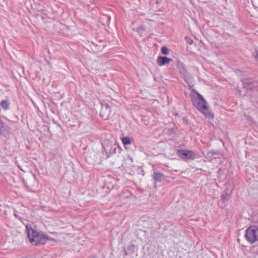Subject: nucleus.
Segmentation results:
<instances>
[{
  "mask_svg": "<svg viewBox=\"0 0 258 258\" xmlns=\"http://www.w3.org/2000/svg\"><path fill=\"white\" fill-rule=\"evenodd\" d=\"M171 132H173V128L171 129Z\"/></svg>",
  "mask_w": 258,
  "mask_h": 258,
  "instance_id": "nucleus-18",
  "label": "nucleus"
},
{
  "mask_svg": "<svg viewBox=\"0 0 258 258\" xmlns=\"http://www.w3.org/2000/svg\"><path fill=\"white\" fill-rule=\"evenodd\" d=\"M246 239L250 243L258 241V227L251 226L248 228L244 235Z\"/></svg>",
  "mask_w": 258,
  "mask_h": 258,
  "instance_id": "nucleus-3",
  "label": "nucleus"
},
{
  "mask_svg": "<svg viewBox=\"0 0 258 258\" xmlns=\"http://www.w3.org/2000/svg\"><path fill=\"white\" fill-rule=\"evenodd\" d=\"M188 43H189V44H190V45H191V44H192V43H193V41H192V40H189L188 41Z\"/></svg>",
  "mask_w": 258,
  "mask_h": 258,
  "instance_id": "nucleus-16",
  "label": "nucleus"
},
{
  "mask_svg": "<svg viewBox=\"0 0 258 258\" xmlns=\"http://www.w3.org/2000/svg\"><path fill=\"white\" fill-rule=\"evenodd\" d=\"M256 12L257 13V14H255V16L258 17V9H257V10H256Z\"/></svg>",
  "mask_w": 258,
  "mask_h": 258,
  "instance_id": "nucleus-17",
  "label": "nucleus"
},
{
  "mask_svg": "<svg viewBox=\"0 0 258 258\" xmlns=\"http://www.w3.org/2000/svg\"><path fill=\"white\" fill-rule=\"evenodd\" d=\"M193 105L205 115H210V113L204 98L198 93L194 91L190 95Z\"/></svg>",
  "mask_w": 258,
  "mask_h": 258,
  "instance_id": "nucleus-2",
  "label": "nucleus"
},
{
  "mask_svg": "<svg viewBox=\"0 0 258 258\" xmlns=\"http://www.w3.org/2000/svg\"><path fill=\"white\" fill-rule=\"evenodd\" d=\"M153 178L156 182H161L165 179L164 175L157 172H154Z\"/></svg>",
  "mask_w": 258,
  "mask_h": 258,
  "instance_id": "nucleus-10",
  "label": "nucleus"
},
{
  "mask_svg": "<svg viewBox=\"0 0 258 258\" xmlns=\"http://www.w3.org/2000/svg\"><path fill=\"white\" fill-rule=\"evenodd\" d=\"M178 154L179 156L182 159H191L194 158L195 154L191 151H186L183 150H179L178 151Z\"/></svg>",
  "mask_w": 258,
  "mask_h": 258,
  "instance_id": "nucleus-5",
  "label": "nucleus"
},
{
  "mask_svg": "<svg viewBox=\"0 0 258 258\" xmlns=\"http://www.w3.org/2000/svg\"><path fill=\"white\" fill-rule=\"evenodd\" d=\"M161 52L163 54L167 55L169 53V49L166 47H163L161 49Z\"/></svg>",
  "mask_w": 258,
  "mask_h": 258,
  "instance_id": "nucleus-14",
  "label": "nucleus"
},
{
  "mask_svg": "<svg viewBox=\"0 0 258 258\" xmlns=\"http://www.w3.org/2000/svg\"><path fill=\"white\" fill-rule=\"evenodd\" d=\"M220 154L217 152L210 151L207 154V157L211 160L219 158Z\"/></svg>",
  "mask_w": 258,
  "mask_h": 258,
  "instance_id": "nucleus-9",
  "label": "nucleus"
},
{
  "mask_svg": "<svg viewBox=\"0 0 258 258\" xmlns=\"http://www.w3.org/2000/svg\"><path fill=\"white\" fill-rule=\"evenodd\" d=\"M229 195L227 193L223 194L221 196V201L223 203H225L228 201Z\"/></svg>",
  "mask_w": 258,
  "mask_h": 258,
  "instance_id": "nucleus-11",
  "label": "nucleus"
},
{
  "mask_svg": "<svg viewBox=\"0 0 258 258\" xmlns=\"http://www.w3.org/2000/svg\"><path fill=\"white\" fill-rule=\"evenodd\" d=\"M111 110L110 106L107 104H102L100 111V116L104 120L110 118Z\"/></svg>",
  "mask_w": 258,
  "mask_h": 258,
  "instance_id": "nucleus-4",
  "label": "nucleus"
},
{
  "mask_svg": "<svg viewBox=\"0 0 258 258\" xmlns=\"http://www.w3.org/2000/svg\"><path fill=\"white\" fill-rule=\"evenodd\" d=\"M243 84L244 89L247 91L256 89L257 86V83L256 82H252L249 80H245L243 82Z\"/></svg>",
  "mask_w": 258,
  "mask_h": 258,
  "instance_id": "nucleus-6",
  "label": "nucleus"
},
{
  "mask_svg": "<svg viewBox=\"0 0 258 258\" xmlns=\"http://www.w3.org/2000/svg\"><path fill=\"white\" fill-rule=\"evenodd\" d=\"M172 61L171 58L166 56H159L157 58V64L159 66H162L170 63Z\"/></svg>",
  "mask_w": 258,
  "mask_h": 258,
  "instance_id": "nucleus-7",
  "label": "nucleus"
},
{
  "mask_svg": "<svg viewBox=\"0 0 258 258\" xmlns=\"http://www.w3.org/2000/svg\"><path fill=\"white\" fill-rule=\"evenodd\" d=\"M253 56L258 60V51L257 50L253 53Z\"/></svg>",
  "mask_w": 258,
  "mask_h": 258,
  "instance_id": "nucleus-15",
  "label": "nucleus"
},
{
  "mask_svg": "<svg viewBox=\"0 0 258 258\" xmlns=\"http://www.w3.org/2000/svg\"><path fill=\"white\" fill-rule=\"evenodd\" d=\"M26 232L30 242L34 245L44 244L47 241V238L42 232L33 228L28 225L26 226Z\"/></svg>",
  "mask_w": 258,
  "mask_h": 258,
  "instance_id": "nucleus-1",
  "label": "nucleus"
},
{
  "mask_svg": "<svg viewBox=\"0 0 258 258\" xmlns=\"http://www.w3.org/2000/svg\"><path fill=\"white\" fill-rule=\"evenodd\" d=\"M251 3L255 11L257 10L258 9V0H252Z\"/></svg>",
  "mask_w": 258,
  "mask_h": 258,
  "instance_id": "nucleus-13",
  "label": "nucleus"
},
{
  "mask_svg": "<svg viewBox=\"0 0 258 258\" xmlns=\"http://www.w3.org/2000/svg\"><path fill=\"white\" fill-rule=\"evenodd\" d=\"M122 143L124 145L131 144L130 139L128 137H124L122 139Z\"/></svg>",
  "mask_w": 258,
  "mask_h": 258,
  "instance_id": "nucleus-12",
  "label": "nucleus"
},
{
  "mask_svg": "<svg viewBox=\"0 0 258 258\" xmlns=\"http://www.w3.org/2000/svg\"><path fill=\"white\" fill-rule=\"evenodd\" d=\"M10 101L9 99L2 100L0 102L1 107L5 111H7L10 109Z\"/></svg>",
  "mask_w": 258,
  "mask_h": 258,
  "instance_id": "nucleus-8",
  "label": "nucleus"
}]
</instances>
